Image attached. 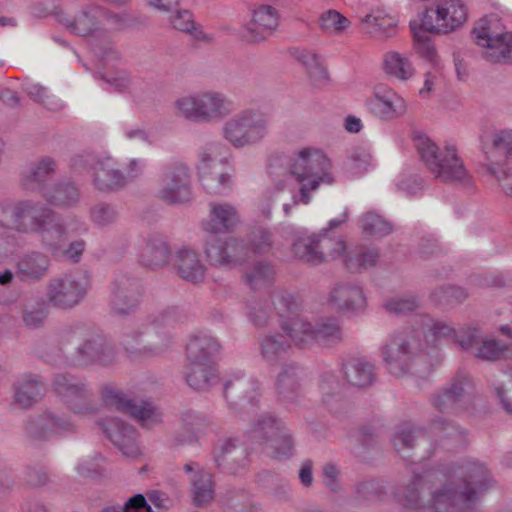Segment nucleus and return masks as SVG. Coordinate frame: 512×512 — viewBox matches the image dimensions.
Instances as JSON below:
<instances>
[{"label":"nucleus","instance_id":"nucleus-1","mask_svg":"<svg viewBox=\"0 0 512 512\" xmlns=\"http://www.w3.org/2000/svg\"><path fill=\"white\" fill-rule=\"evenodd\" d=\"M427 332L434 340L451 338L464 350L472 349L479 340V330L476 328L468 327L458 332L446 321L424 316L421 330L408 328L396 331L389 335L381 347V356L390 374L425 378L433 372L441 362L442 355L435 344L426 341Z\"/></svg>","mask_w":512,"mask_h":512},{"label":"nucleus","instance_id":"nucleus-2","mask_svg":"<svg viewBox=\"0 0 512 512\" xmlns=\"http://www.w3.org/2000/svg\"><path fill=\"white\" fill-rule=\"evenodd\" d=\"M41 357L56 367H107L115 362L116 349L101 330L85 324H74L61 328L55 342L46 344Z\"/></svg>","mask_w":512,"mask_h":512},{"label":"nucleus","instance_id":"nucleus-3","mask_svg":"<svg viewBox=\"0 0 512 512\" xmlns=\"http://www.w3.org/2000/svg\"><path fill=\"white\" fill-rule=\"evenodd\" d=\"M272 301L280 318L279 326L295 347L303 350L314 346L334 348L344 342L345 334L338 319L328 317L309 321L297 312L298 305L287 292L274 293Z\"/></svg>","mask_w":512,"mask_h":512},{"label":"nucleus","instance_id":"nucleus-4","mask_svg":"<svg viewBox=\"0 0 512 512\" xmlns=\"http://www.w3.org/2000/svg\"><path fill=\"white\" fill-rule=\"evenodd\" d=\"M185 314L178 307H167L145 319L137 328L122 335L121 344L134 359L161 355L171 345L172 337L165 328L182 322Z\"/></svg>","mask_w":512,"mask_h":512},{"label":"nucleus","instance_id":"nucleus-5","mask_svg":"<svg viewBox=\"0 0 512 512\" xmlns=\"http://www.w3.org/2000/svg\"><path fill=\"white\" fill-rule=\"evenodd\" d=\"M331 168L330 159L314 148H303L289 160L288 172L299 184V192L293 195L292 204H284L285 215H289L292 206L298 203L309 204L311 193L318 190L322 183L332 184L335 181Z\"/></svg>","mask_w":512,"mask_h":512},{"label":"nucleus","instance_id":"nucleus-6","mask_svg":"<svg viewBox=\"0 0 512 512\" xmlns=\"http://www.w3.org/2000/svg\"><path fill=\"white\" fill-rule=\"evenodd\" d=\"M414 145L426 169L435 179L471 188L473 179L453 145L439 148L426 135H416Z\"/></svg>","mask_w":512,"mask_h":512},{"label":"nucleus","instance_id":"nucleus-7","mask_svg":"<svg viewBox=\"0 0 512 512\" xmlns=\"http://www.w3.org/2000/svg\"><path fill=\"white\" fill-rule=\"evenodd\" d=\"M232 111V101L214 91L184 95L174 102L175 115L195 123L219 121Z\"/></svg>","mask_w":512,"mask_h":512},{"label":"nucleus","instance_id":"nucleus-8","mask_svg":"<svg viewBox=\"0 0 512 512\" xmlns=\"http://www.w3.org/2000/svg\"><path fill=\"white\" fill-rule=\"evenodd\" d=\"M428 512H466L475 506V493L463 491L444 464L436 467Z\"/></svg>","mask_w":512,"mask_h":512},{"label":"nucleus","instance_id":"nucleus-9","mask_svg":"<svg viewBox=\"0 0 512 512\" xmlns=\"http://www.w3.org/2000/svg\"><path fill=\"white\" fill-rule=\"evenodd\" d=\"M269 119L259 109L246 108L231 118L222 127V133L234 148H244L260 143L268 133Z\"/></svg>","mask_w":512,"mask_h":512},{"label":"nucleus","instance_id":"nucleus-10","mask_svg":"<svg viewBox=\"0 0 512 512\" xmlns=\"http://www.w3.org/2000/svg\"><path fill=\"white\" fill-rule=\"evenodd\" d=\"M485 158L483 167L493 176L504 193L512 197V166L508 158L512 157V130L496 131L491 136V145L482 148Z\"/></svg>","mask_w":512,"mask_h":512},{"label":"nucleus","instance_id":"nucleus-11","mask_svg":"<svg viewBox=\"0 0 512 512\" xmlns=\"http://www.w3.org/2000/svg\"><path fill=\"white\" fill-rule=\"evenodd\" d=\"M90 286V277L85 272L65 274L49 280L46 298L50 305L58 310H71L84 301Z\"/></svg>","mask_w":512,"mask_h":512},{"label":"nucleus","instance_id":"nucleus-12","mask_svg":"<svg viewBox=\"0 0 512 512\" xmlns=\"http://www.w3.org/2000/svg\"><path fill=\"white\" fill-rule=\"evenodd\" d=\"M52 389L74 414L97 412L93 391L85 379L70 373H56L52 378Z\"/></svg>","mask_w":512,"mask_h":512},{"label":"nucleus","instance_id":"nucleus-13","mask_svg":"<svg viewBox=\"0 0 512 512\" xmlns=\"http://www.w3.org/2000/svg\"><path fill=\"white\" fill-rule=\"evenodd\" d=\"M158 197L168 205H182L192 201V175L187 164L175 161L163 168Z\"/></svg>","mask_w":512,"mask_h":512},{"label":"nucleus","instance_id":"nucleus-14","mask_svg":"<svg viewBox=\"0 0 512 512\" xmlns=\"http://www.w3.org/2000/svg\"><path fill=\"white\" fill-rule=\"evenodd\" d=\"M495 22L481 18L471 34L475 43L484 48L483 57L491 63H512V32L497 33Z\"/></svg>","mask_w":512,"mask_h":512},{"label":"nucleus","instance_id":"nucleus-15","mask_svg":"<svg viewBox=\"0 0 512 512\" xmlns=\"http://www.w3.org/2000/svg\"><path fill=\"white\" fill-rule=\"evenodd\" d=\"M100 393L105 406L129 414L144 427L150 428L162 420L161 412L152 403L130 399L112 384L103 385Z\"/></svg>","mask_w":512,"mask_h":512},{"label":"nucleus","instance_id":"nucleus-16","mask_svg":"<svg viewBox=\"0 0 512 512\" xmlns=\"http://www.w3.org/2000/svg\"><path fill=\"white\" fill-rule=\"evenodd\" d=\"M197 170L201 186L208 194L225 196L232 191L231 168L225 160L213 157L212 145L200 153Z\"/></svg>","mask_w":512,"mask_h":512},{"label":"nucleus","instance_id":"nucleus-17","mask_svg":"<svg viewBox=\"0 0 512 512\" xmlns=\"http://www.w3.org/2000/svg\"><path fill=\"white\" fill-rule=\"evenodd\" d=\"M143 287L140 279L126 273L115 275L110 286L109 308L113 316L126 318L141 303Z\"/></svg>","mask_w":512,"mask_h":512},{"label":"nucleus","instance_id":"nucleus-18","mask_svg":"<svg viewBox=\"0 0 512 512\" xmlns=\"http://www.w3.org/2000/svg\"><path fill=\"white\" fill-rule=\"evenodd\" d=\"M204 255L211 266L233 269L249 259V248L238 238L213 234L205 240Z\"/></svg>","mask_w":512,"mask_h":512},{"label":"nucleus","instance_id":"nucleus-19","mask_svg":"<svg viewBox=\"0 0 512 512\" xmlns=\"http://www.w3.org/2000/svg\"><path fill=\"white\" fill-rule=\"evenodd\" d=\"M345 248L342 239H334L326 234H312L298 237L293 243L292 251L299 260L316 266L326 261L328 257L342 255Z\"/></svg>","mask_w":512,"mask_h":512},{"label":"nucleus","instance_id":"nucleus-20","mask_svg":"<svg viewBox=\"0 0 512 512\" xmlns=\"http://www.w3.org/2000/svg\"><path fill=\"white\" fill-rule=\"evenodd\" d=\"M473 383L464 371H458L451 381L430 398L432 406L441 413L462 410L472 400Z\"/></svg>","mask_w":512,"mask_h":512},{"label":"nucleus","instance_id":"nucleus-21","mask_svg":"<svg viewBox=\"0 0 512 512\" xmlns=\"http://www.w3.org/2000/svg\"><path fill=\"white\" fill-rule=\"evenodd\" d=\"M463 491L472 490L475 493V504L480 496L492 486V477L486 465L472 459L460 463L444 464Z\"/></svg>","mask_w":512,"mask_h":512},{"label":"nucleus","instance_id":"nucleus-22","mask_svg":"<svg viewBox=\"0 0 512 512\" xmlns=\"http://www.w3.org/2000/svg\"><path fill=\"white\" fill-rule=\"evenodd\" d=\"M420 18L424 30L449 33L466 21L467 12L460 0H451L437 6L436 9H426Z\"/></svg>","mask_w":512,"mask_h":512},{"label":"nucleus","instance_id":"nucleus-23","mask_svg":"<svg viewBox=\"0 0 512 512\" xmlns=\"http://www.w3.org/2000/svg\"><path fill=\"white\" fill-rule=\"evenodd\" d=\"M436 467L414 471L411 478L398 490V499L402 506L412 510L428 512L430 491L433 488Z\"/></svg>","mask_w":512,"mask_h":512},{"label":"nucleus","instance_id":"nucleus-24","mask_svg":"<svg viewBox=\"0 0 512 512\" xmlns=\"http://www.w3.org/2000/svg\"><path fill=\"white\" fill-rule=\"evenodd\" d=\"M218 471L236 474L248 465V451L238 438L219 439L212 450Z\"/></svg>","mask_w":512,"mask_h":512},{"label":"nucleus","instance_id":"nucleus-25","mask_svg":"<svg viewBox=\"0 0 512 512\" xmlns=\"http://www.w3.org/2000/svg\"><path fill=\"white\" fill-rule=\"evenodd\" d=\"M74 230L86 231V228L82 223L66 221L60 214L48 208L36 234L44 246L58 248L72 237Z\"/></svg>","mask_w":512,"mask_h":512},{"label":"nucleus","instance_id":"nucleus-26","mask_svg":"<svg viewBox=\"0 0 512 512\" xmlns=\"http://www.w3.org/2000/svg\"><path fill=\"white\" fill-rule=\"evenodd\" d=\"M305 368L296 361L283 363L276 375L275 391L279 401L295 403L303 395Z\"/></svg>","mask_w":512,"mask_h":512},{"label":"nucleus","instance_id":"nucleus-27","mask_svg":"<svg viewBox=\"0 0 512 512\" xmlns=\"http://www.w3.org/2000/svg\"><path fill=\"white\" fill-rule=\"evenodd\" d=\"M103 433L126 457L134 458L139 455L137 431L127 422L118 418H109L100 423Z\"/></svg>","mask_w":512,"mask_h":512},{"label":"nucleus","instance_id":"nucleus-28","mask_svg":"<svg viewBox=\"0 0 512 512\" xmlns=\"http://www.w3.org/2000/svg\"><path fill=\"white\" fill-rule=\"evenodd\" d=\"M368 105L370 110L383 120L400 118L407 111L405 100L383 84L375 86L373 96L368 100Z\"/></svg>","mask_w":512,"mask_h":512},{"label":"nucleus","instance_id":"nucleus-29","mask_svg":"<svg viewBox=\"0 0 512 512\" xmlns=\"http://www.w3.org/2000/svg\"><path fill=\"white\" fill-rule=\"evenodd\" d=\"M56 17L58 22L71 33L87 36L98 30L102 19L107 17V12L98 5L89 4L84 6L75 17H71L63 11L57 12Z\"/></svg>","mask_w":512,"mask_h":512},{"label":"nucleus","instance_id":"nucleus-30","mask_svg":"<svg viewBox=\"0 0 512 512\" xmlns=\"http://www.w3.org/2000/svg\"><path fill=\"white\" fill-rule=\"evenodd\" d=\"M260 393V383L244 374L234 375L224 383L223 395L231 408L254 406Z\"/></svg>","mask_w":512,"mask_h":512},{"label":"nucleus","instance_id":"nucleus-31","mask_svg":"<svg viewBox=\"0 0 512 512\" xmlns=\"http://www.w3.org/2000/svg\"><path fill=\"white\" fill-rule=\"evenodd\" d=\"M50 265V258L46 254L29 251L18 257L15 265V277L22 282H39L48 275Z\"/></svg>","mask_w":512,"mask_h":512},{"label":"nucleus","instance_id":"nucleus-32","mask_svg":"<svg viewBox=\"0 0 512 512\" xmlns=\"http://www.w3.org/2000/svg\"><path fill=\"white\" fill-rule=\"evenodd\" d=\"M93 184L98 191L103 193H116L128 186L125 173L110 158L95 163Z\"/></svg>","mask_w":512,"mask_h":512},{"label":"nucleus","instance_id":"nucleus-33","mask_svg":"<svg viewBox=\"0 0 512 512\" xmlns=\"http://www.w3.org/2000/svg\"><path fill=\"white\" fill-rule=\"evenodd\" d=\"M278 26L277 11L269 5H262L254 10L252 21L242 31L243 38L250 43L264 41Z\"/></svg>","mask_w":512,"mask_h":512},{"label":"nucleus","instance_id":"nucleus-34","mask_svg":"<svg viewBox=\"0 0 512 512\" xmlns=\"http://www.w3.org/2000/svg\"><path fill=\"white\" fill-rule=\"evenodd\" d=\"M74 431V425L66 417L57 416L51 412L43 413L28 422L26 432L30 439L45 440L52 434Z\"/></svg>","mask_w":512,"mask_h":512},{"label":"nucleus","instance_id":"nucleus-35","mask_svg":"<svg viewBox=\"0 0 512 512\" xmlns=\"http://www.w3.org/2000/svg\"><path fill=\"white\" fill-rule=\"evenodd\" d=\"M281 331L283 333L269 331L257 338L259 354L268 365H277L294 345L289 336Z\"/></svg>","mask_w":512,"mask_h":512},{"label":"nucleus","instance_id":"nucleus-36","mask_svg":"<svg viewBox=\"0 0 512 512\" xmlns=\"http://www.w3.org/2000/svg\"><path fill=\"white\" fill-rule=\"evenodd\" d=\"M240 223V215L235 206L227 202L210 203L209 220L203 224L204 230L212 234L232 232Z\"/></svg>","mask_w":512,"mask_h":512},{"label":"nucleus","instance_id":"nucleus-37","mask_svg":"<svg viewBox=\"0 0 512 512\" xmlns=\"http://www.w3.org/2000/svg\"><path fill=\"white\" fill-rule=\"evenodd\" d=\"M174 268L180 278L190 283H200L205 278V265L199 259L198 254L189 248H181L176 252Z\"/></svg>","mask_w":512,"mask_h":512},{"label":"nucleus","instance_id":"nucleus-38","mask_svg":"<svg viewBox=\"0 0 512 512\" xmlns=\"http://www.w3.org/2000/svg\"><path fill=\"white\" fill-rule=\"evenodd\" d=\"M429 429L440 438L442 445L447 449L462 448L467 445V431L448 418L442 416L432 418Z\"/></svg>","mask_w":512,"mask_h":512},{"label":"nucleus","instance_id":"nucleus-39","mask_svg":"<svg viewBox=\"0 0 512 512\" xmlns=\"http://www.w3.org/2000/svg\"><path fill=\"white\" fill-rule=\"evenodd\" d=\"M220 348L219 341L209 334L193 335L186 346L187 360L189 364H211Z\"/></svg>","mask_w":512,"mask_h":512},{"label":"nucleus","instance_id":"nucleus-40","mask_svg":"<svg viewBox=\"0 0 512 512\" xmlns=\"http://www.w3.org/2000/svg\"><path fill=\"white\" fill-rule=\"evenodd\" d=\"M330 300L340 311H360L366 306L362 288L349 282L335 285L330 293Z\"/></svg>","mask_w":512,"mask_h":512},{"label":"nucleus","instance_id":"nucleus-41","mask_svg":"<svg viewBox=\"0 0 512 512\" xmlns=\"http://www.w3.org/2000/svg\"><path fill=\"white\" fill-rule=\"evenodd\" d=\"M41 196L49 205L64 209L80 201V190L74 182L63 179L43 189Z\"/></svg>","mask_w":512,"mask_h":512},{"label":"nucleus","instance_id":"nucleus-42","mask_svg":"<svg viewBox=\"0 0 512 512\" xmlns=\"http://www.w3.org/2000/svg\"><path fill=\"white\" fill-rule=\"evenodd\" d=\"M56 163L50 157H44L39 161L33 162L22 173L23 186L32 191H38L40 195L43 189H47L48 181L55 173Z\"/></svg>","mask_w":512,"mask_h":512},{"label":"nucleus","instance_id":"nucleus-43","mask_svg":"<svg viewBox=\"0 0 512 512\" xmlns=\"http://www.w3.org/2000/svg\"><path fill=\"white\" fill-rule=\"evenodd\" d=\"M49 305L47 298L42 296L25 299L20 306L23 326L30 330L43 328L49 317Z\"/></svg>","mask_w":512,"mask_h":512},{"label":"nucleus","instance_id":"nucleus-44","mask_svg":"<svg viewBox=\"0 0 512 512\" xmlns=\"http://www.w3.org/2000/svg\"><path fill=\"white\" fill-rule=\"evenodd\" d=\"M396 452L404 459L411 458L410 451L427 442L425 431L413 425H404L396 429L391 437Z\"/></svg>","mask_w":512,"mask_h":512},{"label":"nucleus","instance_id":"nucleus-45","mask_svg":"<svg viewBox=\"0 0 512 512\" xmlns=\"http://www.w3.org/2000/svg\"><path fill=\"white\" fill-rule=\"evenodd\" d=\"M344 377L352 386L364 388L376 379L375 366L364 358L349 359L342 367Z\"/></svg>","mask_w":512,"mask_h":512},{"label":"nucleus","instance_id":"nucleus-46","mask_svg":"<svg viewBox=\"0 0 512 512\" xmlns=\"http://www.w3.org/2000/svg\"><path fill=\"white\" fill-rule=\"evenodd\" d=\"M48 208L32 200L18 201L17 232L36 233Z\"/></svg>","mask_w":512,"mask_h":512},{"label":"nucleus","instance_id":"nucleus-47","mask_svg":"<svg viewBox=\"0 0 512 512\" xmlns=\"http://www.w3.org/2000/svg\"><path fill=\"white\" fill-rule=\"evenodd\" d=\"M185 378L192 389L200 392L209 391L220 382L219 374L211 364H189Z\"/></svg>","mask_w":512,"mask_h":512},{"label":"nucleus","instance_id":"nucleus-48","mask_svg":"<svg viewBox=\"0 0 512 512\" xmlns=\"http://www.w3.org/2000/svg\"><path fill=\"white\" fill-rule=\"evenodd\" d=\"M171 251L161 236L152 235L148 238L141 253V263L151 269L165 266L170 259Z\"/></svg>","mask_w":512,"mask_h":512},{"label":"nucleus","instance_id":"nucleus-49","mask_svg":"<svg viewBox=\"0 0 512 512\" xmlns=\"http://www.w3.org/2000/svg\"><path fill=\"white\" fill-rule=\"evenodd\" d=\"M193 504L203 507L211 503L215 497V482L211 472L198 469L190 477Z\"/></svg>","mask_w":512,"mask_h":512},{"label":"nucleus","instance_id":"nucleus-50","mask_svg":"<svg viewBox=\"0 0 512 512\" xmlns=\"http://www.w3.org/2000/svg\"><path fill=\"white\" fill-rule=\"evenodd\" d=\"M360 22L366 33L378 38L389 37L396 26V19L380 9L372 10Z\"/></svg>","mask_w":512,"mask_h":512},{"label":"nucleus","instance_id":"nucleus-51","mask_svg":"<svg viewBox=\"0 0 512 512\" xmlns=\"http://www.w3.org/2000/svg\"><path fill=\"white\" fill-rule=\"evenodd\" d=\"M44 392L43 382L37 376H29L15 386L14 403L21 408H28L38 402Z\"/></svg>","mask_w":512,"mask_h":512},{"label":"nucleus","instance_id":"nucleus-52","mask_svg":"<svg viewBox=\"0 0 512 512\" xmlns=\"http://www.w3.org/2000/svg\"><path fill=\"white\" fill-rule=\"evenodd\" d=\"M283 426L284 423L272 415H260L253 422L252 428L249 431V437L264 449L274 436L281 432Z\"/></svg>","mask_w":512,"mask_h":512},{"label":"nucleus","instance_id":"nucleus-53","mask_svg":"<svg viewBox=\"0 0 512 512\" xmlns=\"http://www.w3.org/2000/svg\"><path fill=\"white\" fill-rule=\"evenodd\" d=\"M294 56L305 67L314 85L327 83L329 79L328 71L317 54L302 49L296 50Z\"/></svg>","mask_w":512,"mask_h":512},{"label":"nucleus","instance_id":"nucleus-54","mask_svg":"<svg viewBox=\"0 0 512 512\" xmlns=\"http://www.w3.org/2000/svg\"><path fill=\"white\" fill-rule=\"evenodd\" d=\"M23 91L36 103L42 105L47 110L58 112L63 109L64 103L54 94H50L48 88L39 83L25 81Z\"/></svg>","mask_w":512,"mask_h":512},{"label":"nucleus","instance_id":"nucleus-55","mask_svg":"<svg viewBox=\"0 0 512 512\" xmlns=\"http://www.w3.org/2000/svg\"><path fill=\"white\" fill-rule=\"evenodd\" d=\"M378 258L379 252L377 249L357 247L346 255L344 263L350 272H362L374 267Z\"/></svg>","mask_w":512,"mask_h":512},{"label":"nucleus","instance_id":"nucleus-56","mask_svg":"<svg viewBox=\"0 0 512 512\" xmlns=\"http://www.w3.org/2000/svg\"><path fill=\"white\" fill-rule=\"evenodd\" d=\"M264 450L277 460H287L294 455V440L285 425L281 432L277 433L265 446Z\"/></svg>","mask_w":512,"mask_h":512},{"label":"nucleus","instance_id":"nucleus-57","mask_svg":"<svg viewBox=\"0 0 512 512\" xmlns=\"http://www.w3.org/2000/svg\"><path fill=\"white\" fill-rule=\"evenodd\" d=\"M410 28L413 32L415 39V49L418 54L429 60L432 65L436 68L439 66L438 55L436 53L434 45L431 43L427 33L428 30H424L421 26V18L419 23L414 20L410 22ZM429 33H432L429 31Z\"/></svg>","mask_w":512,"mask_h":512},{"label":"nucleus","instance_id":"nucleus-58","mask_svg":"<svg viewBox=\"0 0 512 512\" xmlns=\"http://www.w3.org/2000/svg\"><path fill=\"white\" fill-rule=\"evenodd\" d=\"M359 224L363 233L377 238H383L393 231L392 223L373 211L364 213Z\"/></svg>","mask_w":512,"mask_h":512},{"label":"nucleus","instance_id":"nucleus-59","mask_svg":"<svg viewBox=\"0 0 512 512\" xmlns=\"http://www.w3.org/2000/svg\"><path fill=\"white\" fill-rule=\"evenodd\" d=\"M119 215L118 206L110 202H98L90 209L91 221L99 228H107L116 224Z\"/></svg>","mask_w":512,"mask_h":512},{"label":"nucleus","instance_id":"nucleus-60","mask_svg":"<svg viewBox=\"0 0 512 512\" xmlns=\"http://www.w3.org/2000/svg\"><path fill=\"white\" fill-rule=\"evenodd\" d=\"M385 495V488L374 479L359 482L354 488L355 500L361 504L376 503L383 500Z\"/></svg>","mask_w":512,"mask_h":512},{"label":"nucleus","instance_id":"nucleus-61","mask_svg":"<svg viewBox=\"0 0 512 512\" xmlns=\"http://www.w3.org/2000/svg\"><path fill=\"white\" fill-rule=\"evenodd\" d=\"M273 278L274 269L265 262H257L244 273L245 283L254 290L270 284Z\"/></svg>","mask_w":512,"mask_h":512},{"label":"nucleus","instance_id":"nucleus-62","mask_svg":"<svg viewBox=\"0 0 512 512\" xmlns=\"http://www.w3.org/2000/svg\"><path fill=\"white\" fill-rule=\"evenodd\" d=\"M221 503L227 512H251L250 496L244 489H226L221 495Z\"/></svg>","mask_w":512,"mask_h":512},{"label":"nucleus","instance_id":"nucleus-63","mask_svg":"<svg viewBox=\"0 0 512 512\" xmlns=\"http://www.w3.org/2000/svg\"><path fill=\"white\" fill-rule=\"evenodd\" d=\"M384 69L387 74L403 81L409 79L414 73V68L409 59L396 52L386 55Z\"/></svg>","mask_w":512,"mask_h":512},{"label":"nucleus","instance_id":"nucleus-64","mask_svg":"<svg viewBox=\"0 0 512 512\" xmlns=\"http://www.w3.org/2000/svg\"><path fill=\"white\" fill-rule=\"evenodd\" d=\"M476 345H479L475 353V357L478 359L494 362L505 358L507 346L501 345L495 339H481L479 335L478 343L474 344L472 348Z\"/></svg>","mask_w":512,"mask_h":512}]
</instances>
